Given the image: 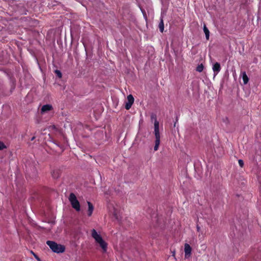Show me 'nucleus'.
Here are the masks:
<instances>
[{"label": "nucleus", "instance_id": "nucleus-12", "mask_svg": "<svg viewBox=\"0 0 261 261\" xmlns=\"http://www.w3.org/2000/svg\"><path fill=\"white\" fill-rule=\"evenodd\" d=\"M242 79L243 80L244 84H246L249 81V79H248L246 72H243L242 73Z\"/></svg>", "mask_w": 261, "mask_h": 261}, {"label": "nucleus", "instance_id": "nucleus-16", "mask_svg": "<svg viewBox=\"0 0 261 261\" xmlns=\"http://www.w3.org/2000/svg\"><path fill=\"white\" fill-rule=\"evenodd\" d=\"M6 148V145L2 142L0 141V150H3Z\"/></svg>", "mask_w": 261, "mask_h": 261}, {"label": "nucleus", "instance_id": "nucleus-15", "mask_svg": "<svg viewBox=\"0 0 261 261\" xmlns=\"http://www.w3.org/2000/svg\"><path fill=\"white\" fill-rule=\"evenodd\" d=\"M55 73L59 77L61 78L62 77V73L60 70H56Z\"/></svg>", "mask_w": 261, "mask_h": 261}, {"label": "nucleus", "instance_id": "nucleus-10", "mask_svg": "<svg viewBox=\"0 0 261 261\" xmlns=\"http://www.w3.org/2000/svg\"><path fill=\"white\" fill-rule=\"evenodd\" d=\"M52 177L54 178H58L60 175V172L58 169H55L51 172Z\"/></svg>", "mask_w": 261, "mask_h": 261}, {"label": "nucleus", "instance_id": "nucleus-13", "mask_svg": "<svg viewBox=\"0 0 261 261\" xmlns=\"http://www.w3.org/2000/svg\"><path fill=\"white\" fill-rule=\"evenodd\" d=\"M159 29H160V31H161V32H163L164 31V25L163 20L162 18H161L160 22L159 24Z\"/></svg>", "mask_w": 261, "mask_h": 261}, {"label": "nucleus", "instance_id": "nucleus-6", "mask_svg": "<svg viewBox=\"0 0 261 261\" xmlns=\"http://www.w3.org/2000/svg\"><path fill=\"white\" fill-rule=\"evenodd\" d=\"M185 257L186 258H189L191 254L192 248L190 245L188 244H185Z\"/></svg>", "mask_w": 261, "mask_h": 261}, {"label": "nucleus", "instance_id": "nucleus-2", "mask_svg": "<svg viewBox=\"0 0 261 261\" xmlns=\"http://www.w3.org/2000/svg\"><path fill=\"white\" fill-rule=\"evenodd\" d=\"M154 133L155 136V145L154 146V150H158L160 143V135L159 132V122L155 119L154 123Z\"/></svg>", "mask_w": 261, "mask_h": 261}, {"label": "nucleus", "instance_id": "nucleus-7", "mask_svg": "<svg viewBox=\"0 0 261 261\" xmlns=\"http://www.w3.org/2000/svg\"><path fill=\"white\" fill-rule=\"evenodd\" d=\"M53 109V107L51 105H45L42 107L41 109V114L42 115L47 113Z\"/></svg>", "mask_w": 261, "mask_h": 261}, {"label": "nucleus", "instance_id": "nucleus-19", "mask_svg": "<svg viewBox=\"0 0 261 261\" xmlns=\"http://www.w3.org/2000/svg\"><path fill=\"white\" fill-rule=\"evenodd\" d=\"M197 228L198 230L200 229V227L198 226H197Z\"/></svg>", "mask_w": 261, "mask_h": 261}, {"label": "nucleus", "instance_id": "nucleus-3", "mask_svg": "<svg viewBox=\"0 0 261 261\" xmlns=\"http://www.w3.org/2000/svg\"><path fill=\"white\" fill-rule=\"evenodd\" d=\"M46 244L54 252L59 253H62L65 251V247L64 246L58 244L54 241H47L46 242Z\"/></svg>", "mask_w": 261, "mask_h": 261}, {"label": "nucleus", "instance_id": "nucleus-14", "mask_svg": "<svg viewBox=\"0 0 261 261\" xmlns=\"http://www.w3.org/2000/svg\"><path fill=\"white\" fill-rule=\"evenodd\" d=\"M203 68H204L203 65L202 64H201L200 65H199L197 67L196 71L199 72H202L203 71Z\"/></svg>", "mask_w": 261, "mask_h": 261}, {"label": "nucleus", "instance_id": "nucleus-9", "mask_svg": "<svg viewBox=\"0 0 261 261\" xmlns=\"http://www.w3.org/2000/svg\"><path fill=\"white\" fill-rule=\"evenodd\" d=\"M87 204L88 205V216H91L94 210V206H93L92 204L89 201H87Z\"/></svg>", "mask_w": 261, "mask_h": 261}, {"label": "nucleus", "instance_id": "nucleus-8", "mask_svg": "<svg viewBox=\"0 0 261 261\" xmlns=\"http://www.w3.org/2000/svg\"><path fill=\"white\" fill-rule=\"evenodd\" d=\"M221 66L220 64L216 62L213 66V70L214 71V76H215L220 71Z\"/></svg>", "mask_w": 261, "mask_h": 261}, {"label": "nucleus", "instance_id": "nucleus-20", "mask_svg": "<svg viewBox=\"0 0 261 261\" xmlns=\"http://www.w3.org/2000/svg\"><path fill=\"white\" fill-rule=\"evenodd\" d=\"M34 139H35V137H33V138L31 139V141L34 140Z\"/></svg>", "mask_w": 261, "mask_h": 261}, {"label": "nucleus", "instance_id": "nucleus-5", "mask_svg": "<svg viewBox=\"0 0 261 261\" xmlns=\"http://www.w3.org/2000/svg\"><path fill=\"white\" fill-rule=\"evenodd\" d=\"M134 102V98L132 95L130 94L127 97V101L125 103V108L126 110H129Z\"/></svg>", "mask_w": 261, "mask_h": 261}, {"label": "nucleus", "instance_id": "nucleus-18", "mask_svg": "<svg viewBox=\"0 0 261 261\" xmlns=\"http://www.w3.org/2000/svg\"><path fill=\"white\" fill-rule=\"evenodd\" d=\"M34 255L35 256V257L39 261H40V258L38 257L37 255H36V254H34Z\"/></svg>", "mask_w": 261, "mask_h": 261}, {"label": "nucleus", "instance_id": "nucleus-1", "mask_svg": "<svg viewBox=\"0 0 261 261\" xmlns=\"http://www.w3.org/2000/svg\"><path fill=\"white\" fill-rule=\"evenodd\" d=\"M91 236L94 239L95 242L101 247L102 251L106 252L107 251L108 244L95 229L91 230Z\"/></svg>", "mask_w": 261, "mask_h": 261}, {"label": "nucleus", "instance_id": "nucleus-4", "mask_svg": "<svg viewBox=\"0 0 261 261\" xmlns=\"http://www.w3.org/2000/svg\"><path fill=\"white\" fill-rule=\"evenodd\" d=\"M69 200L72 205V207L74 208L76 211L79 212L80 211V204L75 195L71 193L69 196Z\"/></svg>", "mask_w": 261, "mask_h": 261}, {"label": "nucleus", "instance_id": "nucleus-17", "mask_svg": "<svg viewBox=\"0 0 261 261\" xmlns=\"http://www.w3.org/2000/svg\"><path fill=\"white\" fill-rule=\"evenodd\" d=\"M240 167H243L244 166V162L242 160H239L238 161Z\"/></svg>", "mask_w": 261, "mask_h": 261}, {"label": "nucleus", "instance_id": "nucleus-11", "mask_svg": "<svg viewBox=\"0 0 261 261\" xmlns=\"http://www.w3.org/2000/svg\"><path fill=\"white\" fill-rule=\"evenodd\" d=\"M203 31L205 33L206 39L207 40H208L209 37H210V32L205 24H204V26H203Z\"/></svg>", "mask_w": 261, "mask_h": 261}]
</instances>
